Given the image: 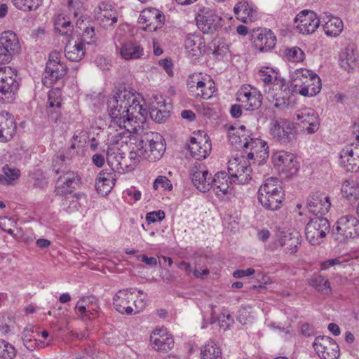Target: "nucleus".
Returning a JSON list of instances; mask_svg holds the SVG:
<instances>
[{
	"mask_svg": "<svg viewBox=\"0 0 359 359\" xmlns=\"http://www.w3.org/2000/svg\"><path fill=\"white\" fill-rule=\"evenodd\" d=\"M197 26L205 34H210L222 26V18L214 11L203 8L196 18Z\"/></svg>",
	"mask_w": 359,
	"mask_h": 359,
	"instance_id": "f8f14e48",
	"label": "nucleus"
},
{
	"mask_svg": "<svg viewBox=\"0 0 359 359\" xmlns=\"http://www.w3.org/2000/svg\"><path fill=\"white\" fill-rule=\"evenodd\" d=\"M294 22L297 23V29L300 33L309 34L317 29L321 20L315 12L304 10L296 16Z\"/></svg>",
	"mask_w": 359,
	"mask_h": 359,
	"instance_id": "f3484780",
	"label": "nucleus"
},
{
	"mask_svg": "<svg viewBox=\"0 0 359 359\" xmlns=\"http://www.w3.org/2000/svg\"><path fill=\"white\" fill-rule=\"evenodd\" d=\"M323 27L327 36L336 37L341 33L344 25L339 18L332 17L325 22Z\"/></svg>",
	"mask_w": 359,
	"mask_h": 359,
	"instance_id": "37998d69",
	"label": "nucleus"
},
{
	"mask_svg": "<svg viewBox=\"0 0 359 359\" xmlns=\"http://www.w3.org/2000/svg\"><path fill=\"white\" fill-rule=\"evenodd\" d=\"M272 159L274 165L282 172L292 175L298 170L295 156L291 153L280 151L274 154Z\"/></svg>",
	"mask_w": 359,
	"mask_h": 359,
	"instance_id": "a878e982",
	"label": "nucleus"
},
{
	"mask_svg": "<svg viewBox=\"0 0 359 359\" xmlns=\"http://www.w3.org/2000/svg\"><path fill=\"white\" fill-rule=\"evenodd\" d=\"M96 180H104V182L108 180H111L112 182H115L116 174L114 168H110L108 169L102 170L99 172Z\"/></svg>",
	"mask_w": 359,
	"mask_h": 359,
	"instance_id": "bf43d9fd",
	"label": "nucleus"
},
{
	"mask_svg": "<svg viewBox=\"0 0 359 359\" xmlns=\"http://www.w3.org/2000/svg\"><path fill=\"white\" fill-rule=\"evenodd\" d=\"M154 101L149 106V113L151 118L156 123L164 122L170 116V111L165 108L162 97H154Z\"/></svg>",
	"mask_w": 359,
	"mask_h": 359,
	"instance_id": "f704fd0d",
	"label": "nucleus"
},
{
	"mask_svg": "<svg viewBox=\"0 0 359 359\" xmlns=\"http://www.w3.org/2000/svg\"><path fill=\"white\" fill-rule=\"evenodd\" d=\"M133 294L132 289H123L118 291L113 298L115 309L121 314H133L134 309L129 306V303L133 299Z\"/></svg>",
	"mask_w": 359,
	"mask_h": 359,
	"instance_id": "cd10ccee",
	"label": "nucleus"
},
{
	"mask_svg": "<svg viewBox=\"0 0 359 359\" xmlns=\"http://www.w3.org/2000/svg\"><path fill=\"white\" fill-rule=\"evenodd\" d=\"M156 183H158V185L165 189L169 191L172 189V184L171 182L165 176H158L156 179Z\"/></svg>",
	"mask_w": 359,
	"mask_h": 359,
	"instance_id": "338daca9",
	"label": "nucleus"
},
{
	"mask_svg": "<svg viewBox=\"0 0 359 359\" xmlns=\"http://www.w3.org/2000/svg\"><path fill=\"white\" fill-rule=\"evenodd\" d=\"M88 309L87 307L83 305L82 302H80L79 300L77 302L75 306L76 312L81 313V318L83 319L91 320L90 314L88 313V312H87Z\"/></svg>",
	"mask_w": 359,
	"mask_h": 359,
	"instance_id": "0e129e2a",
	"label": "nucleus"
},
{
	"mask_svg": "<svg viewBox=\"0 0 359 359\" xmlns=\"http://www.w3.org/2000/svg\"><path fill=\"white\" fill-rule=\"evenodd\" d=\"M276 74L273 69L269 67L262 69L259 72V79L264 84V90L271 87L277 91L280 88L282 81H278Z\"/></svg>",
	"mask_w": 359,
	"mask_h": 359,
	"instance_id": "79ce46f5",
	"label": "nucleus"
},
{
	"mask_svg": "<svg viewBox=\"0 0 359 359\" xmlns=\"http://www.w3.org/2000/svg\"><path fill=\"white\" fill-rule=\"evenodd\" d=\"M340 163L347 172H357L359 170L358 151L350 149V147L344 148L340 154Z\"/></svg>",
	"mask_w": 359,
	"mask_h": 359,
	"instance_id": "473e14b6",
	"label": "nucleus"
},
{
	"mask_svg": "<svg viewBox=\"0 0 359 359\" xmlns=\"http://www.w3.org/2000/svg\"><path fill=\"white\" fill-rule=\"evenodd\" d=\"M107 110L111 119L109 129L124 126L130 129L140 128L147 114V109L140 104L139 94L134 90L118 89L107 102Z\"/></svg>",
	"mask_w": 359,
	"mask_h": 359,
	"instance_id": "f257e3e1",
	"label": "nucleus"
},
{
	"mask_svg": "<svg viewBox=\"0 0 359 359\" xmlns=\"http://www.w3.org/2000/svg\"><path fill=\"white\" fill-rule=\"evenodd\" d=\"M48 107L49 111L51 118L57 121L59 114L60 109L61 107L62 102V91L60 88H54L48 92Z\"/></svg>",
	"mask_w": 359,
	"mask_h": 359,
	"instance_id": "ea45409f",
	"label": "nucleus"
},
{
	"mask_svg": "<svg viewBox=\"0 0 359 359\" xmlns=\"http://www.w3.org/2000/svg\"><path fill=\"white\" fill-rule=\"evenodd\" d=\"M254 44L257 49L261 52H267L274 48L276 43V36L267 29H258L252 34Z\"/></svg>",
	"mask_w": 359,
	"mask_h": 359,
	"instance_id": "5701e85b",
	"label": "nucleus"
},
{
	"mask_svg": "<svg viewBox=\"0 0 359 359\" xmlns=\"http://www.w3.org/2000/svg\"><path fill=\"white\" fill-rule=\"evenodd\" d=\"M153 348L158 351L168 352L174 346V340L165 330H156L150 337Z\"/></svg>",
	"mask_w": 359,
	"mask_h": 359,
	"instance_id": "bb28decb",
	"label": "nucleus"
},
{
	"mask_svg": "<svg viewBox=\"0 0 359 359\" xmlns=\"http://www.w3.org/2000/svg\"><path fill=\"white\" fill-rule=\"evenodd\" d=\"M16 355L15 347L10 343L0 339V358L13 359Z\"/></svg>",
	"mask_w": 359,
	"mask_h": 359,
	"instance_id": "8fccbe9b",
	"label": "nucleus"
},
{
	"mask_svg": "<svg viewBox=\"0 0 359 359\" xmlns=\"http://www.w3.org/2000/svg\"><path fill=\"white\" fill-rule=\"evenodd\" d=\"M185 48L191 57H198L202 54L204 43L201 37L188 35L184 41Z\"/></svg>",
	"mask_w": 359,
	"mask_h": 359,
	"instance_id": "a19ab883",
	"label": "nucleus"
},
{
	"mask_svg": "<svg viewBox=\"0 0 359 359\" xmlns=\"http://www.w3.org/2000/svg\"><path fill=\"white\" fill-rule=\"evenodd\" d=\"M165 151V146L163 137L160 134L153 132L144 134L139 141H136L135 147H133L135 159L141 158L149 161L159 160Z\"/></svg>",
	"mask_w": 359,
	"mask_h": 359,
	"instance_id": "f03ea898",
	"label": "nucleus"
},
{
	"mask_svg": "<svg viewBox=\"0 0 359 359\" xmlns=\"http://www.w3.org/2000/svg\"><path fill=\"white\" fill-rule=\"evenodd\" d=\"M16 124L13 117L7 111L0 113V142L11 140L15 134Z\"/></svg>",
	"mask_w": 359,
	"mask_h": 359,
	"instance_id": "7c9ffc66",
	"label": "nucleus"
},
{
	"mask_svg": "<svg viewBox=\"0 0 359 359\" xmlns=\"http://www.w3.org/2000/svg\"><path fill=\"white\" fill-rule=\"evenodd\" d=\"M343 196L351 201L359 199V187L353 180H346L341 187Z\"/></svg>",
	"mask_w": 359,
	"mask_h": 359,
	"instance_id": "49530a36",
	"label": "nucleus"
},
{
	"mask_svg": "<svg viewBox=\"0 0 359 359\" xmlns=\"http://www.w3.org/2000/svg\"><path fill=\"white\" fill-rule=\"evenodd\" d=\"M164 21V15L155 8L144 9L138 18L139 23L146 25L143 29L149 32H155L161 28Z\"/></svg>",
	"mask_w": 359,
	"mask_h": 359,
	"instance_id": "6ab92c4d",
	"label": "nucleus"
},
{
	"mask_svg": "<svg viewBox=\"0 0 359 359\" xmlns=\"http://www.w3.org/2000/svg\"><path fill=\"white\" fill-rule=\"evenodd\" d=\"M61 55L58 51H52L46 63L45 75L42 79L44 86L50 87L67 73V66L61 62Z\"/></svg>",
	"mask_w": 359,
	"mask_h": 359,
	"instance_id": "0eeeda50",
	"label": "nucleus"
},
{
	"mask_svg": "<svg viewBox=\"0 0 359 359\" xmlns=\"http://www.w3.org/2000/svg\"><path fill=\"white\" fill-rule=\"evenodd\" d=\"M306 208L315 216H323L331 208L330 198L324 193H313L307 198Z\"/></svg>",
	"mask_w": 359,
	"mask_h": 359,
	"instance_id": "a211bd4d",
	"label": "nucleus"
},
{
	"mask_svg": "<svg viewBox=\"0 0 359 359\" xmlns=\"http://www.w3.org/2000/svg\"><path fill=\"white\" fill-rule=\"evenodd\" d=\"M165 212L163 210L153 211L147 214L146 220L149 224L161 221L165 218Z\"/></svg>",
	"mask_w": 359,
	"mask_h": 359,
	"instance_id": "052dcab7",
	"label": "nucleus"
},
{
	"mask_svg": "<svg viewBox=\"0 0 359 359\" xmlns=\"http://www.w3.org/2000/svg\"><path fill=\"white\" fill-rule=\"evenodd\" d=\"M236 16L243 22L252 20L254 10L248 2H239L233 8Z\"/></svg>",
	"mask_w": 359,
	"mask_h": 359,
	"instance_id": "c03bdc74",
	"label": "nucleus"
},
{
	"mask_svg": "<svg viewBox=\"0 0 359 359\" xmlns=\"http://www.w3.org/2000/svg\"><path fill=\"white\" fill-rule=\"evenodd\" d=\"M191 180L194 185L201 192L208 191L212 187V174L201 163H196L191 169Z\"/></svg>",
	"mask_w": 359,
	"mask_h": 359,
	"instance_id": "aec40b11",
	"label": "nucleus"
},
{
	"mask_svg": "<svg viewBox=\"0 0 359 359\" xmlns=\"http://www.w3.org/2000/svg\"><path fill=\"white\" fill-rule=\"evenodd\" d=\"M114 184L115 182H112L111 180L104 182V180H96L95 189L99 194L104 196L111 191Z\"/></svg>",
	"mask_w": 359,
	"mask_h": 359,
	"instance_id": "864d4df0",
	"label": "nucleus"
},
{
	"mask_svg": "<svg viewBox=\"0 0 359 359\" xmlns=\"http://www.w3.org/2000/svg\"><path fill=\"white\" fill-rule=\"evenodd\" d=\"M55 30L61 35H67L73 28L72 22L63 15H59L55 20Z\"/></svg>",
	"mask_w": 359,
	"mask_h": 359,
	"instance_id": "de8ad7c7",
	"label": "nucleus"
},
{
	"mask_svg": "<svg viewBox=\"0 0 359 359\" xmlns=\"http://www.w3.org/2000/svg\"><path fill=\"white\" fill-rule=\"evenodd\" d=\"M213 84L210 80L208 82H205L193 77L190 81H188L187 85L191 96L196 98L208 100L212 97L215 93Z\"/></svg>",
	"mask_w": 359,
	"mask_h": 359,
	"instance_id": "4be33fe9",
	"label": "nucleus"
},
{
	"mask_svg": "<svg viewBox=\"0 0 359 359\" xmlns=\"http://www.w3.org/2000/svg\"><path fill=\"white\" fill-rule=\"evenodd\" d=\"M212 187L218 198H222L230 192L231 180L226 172H219L212 178Z\"/></svg>",
	"mask_w": 359,
	"mask_h": 359,
	"instance_id": "72a5a7b5",
	"label": "nucleus"
},
{
	"mask_svg": "<svg viewBox=\"0 0 359 359\" xmlns=\"http://www.w3.org/2000/svg\"><path fill=\"white\" fill-rule=\"evenodd\" d=\"M243 144L244 152L248 160H255L260 165L269 157L266 142L259 138H245Z\"/></svg>",
	"mask_w": 359,
	"mask_h": 359,
	"instance_id": "9b49d317",
	"label": "nucleus"
},
{
	"mask_svg": "<svg viewBox=\"0 0 359 359\" xmlns=\"http://www.w3.org/2000/svg\"><path fill=\"white\" fill-rule=\"evenodd\" d=\"M339 65L348 72H353L358 66V62L353 47L348 46L339 55Z\"/></svg>",
	"mask_w": 359,
	"mask_h": 359,
	"instance_id": "c9c22d12",
	"label": "nucleus"
},
{
	"mask_svg": "<svg viewBox=\"0 0 359 359\" xmlns=\"http://www.w3.org/2000/svg\"><path fill=\"white\" fill-rule=\"evenodd\" d=\"M95 36V29L93 27H86L81 38L78 39L79 41H82L83 44H90Z\"/></svg>",
	"mask_w": 359,
	"mask_h": 359,
	"instance_id": "13d9d810",
	"label": "nucleus"
},
{
	"mask_svg": "<svg viewBox=\"0 0 359 359\" xmlns=\"http://www.w3.org/2000/svg\"><path fill=\"white\" fill-rule=\"evenodd\" d=\"M15 225V222L11 218L4 217L0 219V228L10 235L14 234L12 227Z\"/></svg>",
	"mask_w": 359,
	"mask_h": 359,
	"instance_id": "4d7b16f0",
	"label": "nucleus"
},
{
	"mask_svg": "<svg viewBox=\"0 0 359 359\" xmlns=\"http://www.w3.org/2000/svg\"><path fill=\"white\" fill-rule=\"evenodd\" d=\"M72 142H76V147L81 149L85 147L86 143V135L83 132L79 133V135L74 134L72 137Z\"/></svg>",
	"mask_w": 359,
	"mask_h": 359,
	"instance_id": "e2e57ef3",
	"label": "nucleus"
},
{
	"mask_svg": "<svg viewBox=\"0 0 359 359\" xmlns=\"http://www.w3.org/2000/svg\"><path fill=\"white\" fill-rule=\"evenodd\" d=\"M300 235L298 232H281L276 241L280 247H285L286 253L294 254L300 245Z\"/></svg>",
	"mask_w": 359,
	"mask_h": 359,
	"instance_id": "2f4dec72",
	"label": "nucleus"
},
{
	"mask_svg": "<svg viewBox=\"0 0 359 359\" xmlns=\"http://www.w3.org/2000/svg\"><path fill=\"white\" fill-rule=\"evenodd\" d=\"M18 88L16 71L9 66L0 67V99L5 102H13Z\"/></svg>",
	"mask_w": 359,
	"mask_h": 359,
	"instance_id": "423d86ee",
	"label": "nucleus"
},
{
	"mask_svg": "<svg viewBox=\"0 0 359 359\" xmlns=\"http://www.w3.org/2000/svg\"><path fill=\"white\" fill-rule=\"evenodd\" d=\"M201 359H222V350L215 342L206 344L201 352Z\"/></svg>",
	"mask_w": 359,
	"mask_h": 359,
	"instance_id": "a18cd8bd",
	"label": "nucleus"
},
{
	"mask_svg": "<svg viewBox=\"0 0 359 359\" xmlns=\"http://www.w3.org/2000/svg\"><path fill=\"white\" fill-rule=\"evenodd\" d=\"M243 156H236L229 161L228 172L233 182L237 181L239 184H245L251 179L252 168L243 160Z\"/></svg>",
	"mask_w": 359,
	"mask_h": 359,
	"instance_id": "ddd939ff",
	"label": "nucleus"
},
{
	"mask_svg": "<svg viewBox=\"0 0 359 359\" xmlns=\"http://www.w3.org/2000/svg\"><path fill=\"white\" fill-rule=\"evenodd\" d=\"M32 332V331L31 330L25 328L22 333V339L24 342V345L30 351H33L37 345H39V343H41V341L36 339L32 341L31 336Z\"/></svg>",
	"mask_w": 359,
	"mask_h": 359,
	"instance_id": "603ef678",
	"label": "nucleus"
},
{
	"mask_svg": "<svg viewBox=\"0 0 359 359\" xmlns=\"http://www.w3.org/2000/svg\"><path fill=\"white\" fill-rule=\"evenodd\" d=\"M264 92L266 95V98L269 100L274 102L273 106L276 108L284 109L287 108L294 102V95L292 88L291 85L287 86L283 83L280 84V88L276 91L275 88L265 89Z\"/></svg>",
	"mask_w": 359,
	"mask_h": 359,
	"instance_id": "4468645a",
	"label": "nucleus"
},
{
	"mask_svg": "<svg viewBox=\"0 0 359 359\" xmlns=\"http://www.w3.org/2000/svg\"><path fill=\"white\" fill-rule=\"evenodd\" d=\"M133 304L135 306V311H133V314H135L143 311L146 307L147 303L144 298L140 297V298L133 301Z\"/></svg>",
	"mask_w": 359,
	"mask_h": 359,
	"instance_id": "774afa93",
	"label": "nucleus"
},
{
	"mask_svg": "<svg viewBox=\"0 0 359 359\" xmlns=\"http://www.w3.org/2000/svg\"><path fill=\"white\" fill-rule=\"evenodd\" d=\"M212 149L211 142L204 137H191L189 144V150L191 156L197 160L205 158Z\"/></svg>",
	"mask_w": 359,
	"mask_h": 359,
	"instance_id": "393cba45",
	"label": "nucleus"
},
{
	"mask_svg": "<svg viewBox=\"0 0 359 359\" xmlns=\"http://www.w3.org/2000/svg\"><path fill=\"white\" fill-rule=\"evenodd\" d=\"M20 45L16 34L12 31H5L0 36V63L6 64L11 61L13 56L18 54Z\"/></svg>",
	"mask_w": 359,
	"mask_h": 359,
	"instance_id": "9d476101",
	"label": "nucleus"
},
{
	"mask_svg": "<svg viewBox=\"0 0 359 359\" xmlns=\"http://www.w3.org/2000/svg\"><path fill=\"white\" fill-rule=\"evenodd\" d=\"M16 8L25 12L36 11L33 0H12Z\"/></svg>",
	"mask_w": 359,
	"mask_h": 359,
	"instance_id": "5fc2aeb1",
	"label": "nucleus"
},
{
	"mask_svg": "<svg viewBox=\"0 0 359 359\" xmlns=\"http://www.w3.org/2000/svg\"><path fill=\"white\" fill-rule=\"evenodd\" d=\"M119 53L126 60H138L144 55V48L136 42H126L122 44Z\"/></svg>",
	"mask_w": 359,
	"mask_h": 359,
	"instance_id": "e433bc0d",
	"label": "nucleus"
},
{
	"mask_svg": "<svg viewBox=\"0 0 359 359\" xmlns=\"http://www.w3.org/2000/svg\"><path fill=\"white\" fill-rule=\"evenodd\" d=\"M3 172L6 175V180H7V182H8L9 184L17 180L20 176L19 170L16 168H11L8 166H4L3 168Z\"/></svg>",
	"mask_w": 359,
	"mask_h": 359,
	"instance_id": "6e6d98bb",
	"label": "nucleus"
},
{
	"mask_svg": "<svg viewBox=\"0 0 359 359\" xmlns=\"http://www.w3.org/2000/svg\"><path fill=\"white\" fill-rule=\"evenodd\" d=\"M297 118L299 124L308 134H313L316 132L320 126L318 116L316 111L311 108L304 109L297 114Z\"/></svg>",
	"mask_w": 359,
	"mask_h": 359,
	"instance_id": "b1692460",
	"label": "nucleus"
},
{
	"mask_svg": "<svg viewBox=\"0 0 359 359\" xmlns=\"http://www.w3.org/2000/svg\"><path fill=\"white\" fill-rule=\"evenodd\" d=\"M313 346L321 359H337L339 356V346L330 337H317L314 340Z\"/></svg>",
	"mask_w": 359,
	"mask_h": 359,
	"instance_id": "2eb2a0df",
	"label": "nucleus"
},
{
	"mask_svg": "<svg viewBox=\"0 0 359 359\" xmlns=\"http://www.w3.org/2000/svg\"><path fill=\"white\" fill-rule=\"evenodd\" d=\"M242 89L238 95L236 100L243 104V107L246 110H255L258 109L262 104V95L255 89L253 90H246Z\"/></svg>",
	"mask_w": 359,
	"mask_h": 359,
	"instance_id": "c756f323",
	"label": "nucleus"
},
{
	"mask_svg": "<svg viewBox=\"0 0 359 359\" xmlns=\"http://www.w3.org/2000/svg\"><path fill=\"white\" fill-rule=\"evenodd\" d=\"M65 53L67 60L79 62L83 59L86 53L84 44L79 40L75 41L74 43L69 41L65 47Z\"/></svg>",
	"mask_w": 359,
	"mask_h": 359,
	"instance_id": "4c0bfd02",
	"label": "nucleus"
},
{
	"mask_svg": "<svg viewBox=\"0 0 359 359\" xmlns=\"http://www.w3.org/2000/svg\"><path fill=\"white\" fill-rule=\"evenodd\" d=\"M291 87L294 93L304 97H313L322 88L320 77L313 72L304 68L295 69L290 75Z\"/></svg>",
	"mask_w": 359,
	"mask_h": 359,
	"instance_id": "7ed1b4c3",
	"label": "nucleus"
},
{
	"mask_svg": "<svg viewBox=\"0 0 359 359\" xmlns=\"http://www.w3.org/2000/svg\"><path fill=\"white\" fill-rule=\"evenodd\" d=\"M59 175V173H57ZM60 176L57 180V186L55 193L57 195H63L65 194H71L69 189L75 188L81 180V177L74 172L66 170L65 166L60 165Z\"/></svg>",
	"mask_w": 359,
	"mask_h": 359,
	"instance_id": "412c9836",
	"label": "nucleus"
},
{
	"mask_svg": "<svg viewBox=\"0 0 359 359\" xmlns=\"http://www.w3.org/2000/svg\"><path fill=\"white\" fill-rule=\"evenodd\" d=\"M96 18L102 27L108 29L116 23L117 13L111 5L102 3L99 6V11L96 12Z\"/></svg>",
	"mask_w": 359,
	"mask_h": 359,
	"instance_id": "c85d7f7f",
	"label": "nucleus"
},
{
	"mask_svg": "<svg viewBox=\"0 0 359 359\" xmlns=\"http://www.w3.org/2000/svg\"><path fill=\"white\" fill-rule=\"evenodd\" d=\"M72 198V199L71 201L66 198L64 202V204H66L68 201H69V205L66 208V211L69 213H72L76 210H78L80 208V203L79 202L78 198L75 196H73Z\"/></svg>",
	"mask_w": 359,
	"mask_h": 359,
	"instance_id": "680f3d73",
	"label": "nucleus"
},
{
	"mask_svg": "<svg viewBox=\"0 0 359 359\" xmlns=\"http://www.w3.org/2000/svg\"><path fill=\"white\" fill-rule=\"evenodd\" d=\"M270 135L281 144L293 141L296 128L293 123L285 118H273L270 123Z\"/></svg>",
	"mask_w": 359,
	"mask_h": 359,
	"instance_id": "1a4fd4ad",
	"label": "nucleus"
},
{
	"mask_svg": "<svg viewBox=\"0 0 359 359\" xmlns=\"http://www.w3.org/2000/svg\"><path fill=\"white\" fill-rule=\"evenodd\" d=\"M251 308L250 306H243L238 311V319L241 323L245 324L246 320L250 317Z\"/></svg>",
	"mask_w": 359,
	"mask_h": 359,
	"instance_id": "69168bd1",
	"label": "nucleus"
},
{
	"mask_svg": "<svg viewBox=\"0 0 359 359\" xmlns=\"http://www.w3.org/2000/svg\"><path fill=\"white\" fill-rule=\"evenodd\" d=\"M283 196L279 180L276 177H269L260 186L257 198L264 208L273 211L280 208Z\"/></svg>",
	"mask_w": 359,
	"mask_h": 359,
	"instance_id": "20e7f679",
	"label": "nucleus"
},
{
	"mask_svg": "<svg viewBox=\"0 0 359 359\" xmlns=\"http://www.w3.org/2000/svg\"><path fill=\"white\" fill-rule=\"evenodd\" d=\"M309 285L318 291L327 293L331 292L330 282L323 276H318L309 280Z\"/></svg>",
	"mask_w": 359,
	"mask_h": 359,
	"instance_id": "09e8293b",
	"label": "nucleus"
},
{
	"mask_svg": "<svg viewBox=\"0 0 359 359\" xmlns=\"http://www.w3.org/2000/svg\"><path fill=\"white\" fill-rule=\"evenodd\" d=\"M330 230V224L324 216H314L311 218L305 229L306 240L312 245H318Z\"/></svg>",
	"mask_w": 359,
	"mask_h": 359,
	"instance_id": "6e6552de",
	"label": "nucleus"
},
{
	"mask_svg": "<svg viewBox=\"0 0 359 359\" xmlns=\"http://www.w3.org/2000/svg\"><path fill=\"white\" fill-rule=\"evenodd\" d=\"M332 236L339 242H345L359 236V220L353 215H343L335 222Z\"/></svg>",
	"mask_w": 359,
	"mask_h": 359,
	"instance_id": "39448f33",
	"label": "nucleus"
},
{
	"mask_svg": "<svg viewBox=\"0 0 359 359\" xmlns=\"http://www.w3.org/2000/svg\"><path fill=\"white\" fill-rule=\"evenodd\" d=\"M114 129H115L117 133L112 134V133L110 132L108 141H109L111 145L117 146L118 149L130 144V148L131 149L130 158L131 159H135V153L133 151V147H135V143L136 141H139V139L137 136L131 134V130L136 131L137 130V128L130 129L125 128L124 126H121V128L116 127L112 130Z\"/></svg>",
	"mask_w": 359,
	"mask_h": 359,
	"instance_id": "dca6fc26",
	"label": "nucleus"
},
{
	"mask_svg": "<svg viewBox=\"0 0 359 359\" xmlns=\"http://www.w3.org/2000/svg\"><path fill=\"white\" fill-rule=\"evenodd\" d=\"M79 149L76 147V142H72L65 154L57 156L53 160V169L55 173L60 172V165L63 166L69 163L73 158L78 156Z\"/></svg>",
	"mask_w": 359,
	"mask_h": 359,
	"instance_id": "58836bf2",
	"label": "nucleus"
},
{
	"mask_svg": "<svg viewBox=\"0 0 359 359\" xmlns=\"http://www.w3.org/2000/svg\"><path fill=\"white\" fill-rule=\"evenodd\" d=\"M285 56L288 60L298 62L304 60L305 55L299 47H292L285 50Z\"/></svg>",
	"mask_w": 359,
	"mask_h": 359,
	"instance_id": "3c124183",
	"label": "nucleus"
}]
</instances>
